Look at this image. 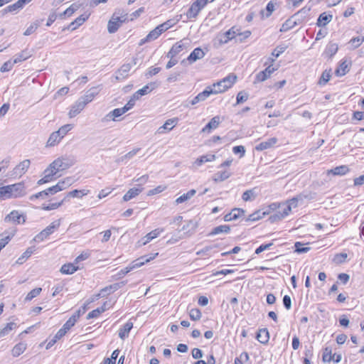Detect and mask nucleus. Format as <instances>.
<instances>
[{"mask_svg":"<svg viewBox=\"0 0 364 364\" xmlns=\"http://www.w3.org/2000/svg\"><path fill=\"white\" fill-rule=\"evenodd\" d=\"M158 253L151 254L149 255H144L131 262L127 267L121 269L114 277L115 279H119L124 277L125 274L132 271L136 268H139L144 265L145 263L154 259Z\"/></svg>","mask_w":364,"mask_h":364,"instance_id":"f257e3e1","label":"nucleus"},{"mask_svg":"<svg viewBox=\"0 0 364 364\" xmlns=\"http://www.w3.org/2000/svg\"><path fill=\"white\" fill-rule=\"evenodd\" d=\"M237 77L233 74H230L223 80L214 83L212 87L213 92H215L213 95L222 93L230 88L235 82Z\"/></svg>","mask_w":364,"mask_h":364,"instance_id":"f03ea898","label":"nucleus"},{"mask_svg":"<svg viewBox=\"0 0 364 364\" xmlns=\"http://www.w3.org/2000/svg\"><path fill=\"white\" fill-rule=\"evenodd\" d=\"M127 20V14H121L120 16H117L114 13L111 19L108 21L107 31L109 33H115L120 27L122 23Z\"/></svg>","mask_w":364,"mask_h":364,"instance_id":"7ed1b4c3","label":"nucleus"},{"mask_svg":"<svg viewBox=\"0 0 364 364\" xmlns=\"http://www.w3.org/2000/svg\"><path fill=\"white\" fill-rule=\"evenodd\" d=\"M250 34V31H245L244 33H242L240 28L234 26L223 34L220 38V41L222 43H226L230 40L235 38L236 36H238L240 38V40L242 41L241 36H244V38H247Z\"/></svg>","mask_w":364,"mask_h":364,"instance_id":"20e7f679","label":"nucleus"},{"mask_svg":"<svg viewBox=\"0 0 364 364\" xmlns=\"http://www.w3.org/2000/svg\"><path fill=\"white\" fill-rule=\"evenodd\" d=\"M75 164L73 159L68 156H62L56 159L52 162V167L54 170H57L58 173L66 170Z\"/></svg>","mask_w":364,"mask_h":364,"instance_id":"39448f33","label":"nucleus"},{"mask_svg":"<svg viewBox=\"0 0 364 364\" xmlns=\"http://www.w3.org/2000/svg\"><path fill=\"white\" fill-rule=\"evenodd\" d=\"M60 225V220L53 222L50 225L46 227L40 233L36 235L33 240L36 242H40L46 240L50 235H51L55 230H57Z\"/></svg>","mask_w":364,"mask_h":364,"instance_id":"423d86ee","label":"nucleus"},{"mask_svg":"<svg viewBox=\"0 0 364 364\" xmlns=\"http://www.w3.org/2000/svg\"><path fill=\"white\" fill-rule=\"evenodd\" d=\"M11 198H19L26 194V188L23 182L7 186Z\"/></svg>","mask_w":364,"mask_h":364,"instance_id":"0eeeda50","label":"nucleus"},{"mask_svg":"<svg viewBox=\"0 0 364 364\" xmlns=\"http://www.w3.org/2000/svg\"><path fill=\"white\" fill-rule=\"evenodd\" d=\"M58 173L57 170H54L52 167V163L48 166V168L43 171V177L38 181V185H42L52 181L54 179V176Z\"/></svg>","mask_w":364,"mask_h":364,"instance_id":"6e6552de","label":"nucleus"},{"mask_svg":"<svg viewBox=\"0 0 364 364\" xmlns=\"http://www.w3.org/2000/svg\"><path fill=\"white\" fill-rule=\"evenodd\" d=\"M212 87L208 86L203 92L198 93L192 100L190 101L191 105H196L199 102L205 101L210 95H213Z\"/></svg>","mask_w":364,"mask_h":364,"instance_id":"1a4fd4ad","label":"nucleus"},{"mask_svg":"<svg viewBox=\"0 0 364 364\" xmlns=\"http://www.w3.org/2000/svg\"><path fill=\"white\" fill-rule=\"evenodd\" d=\"M136 59H133L132 63H126L122 65L121 68L116 72V80H119L125 79L128 76V73L132 67V64H136Z\"/></svg>","mask_w":364,"mask_h":364,"instance_id":"9d476101","label":"nucleus"},{"mask_svg":"<svg viewBox=\"0 0 364 364\" xmlns=\"http://www.w3.org/2000/svg\"><path fill=\"white\" fill-rule=\"evenodd\" d=\"M4 221L6 223L12 222L16 224H20L24 223L26 220L24 216L19 213L18 210H13L5 217Z\"/></svg>","mask_w":364,"mask_h":364,"instance_id":"9b49d317","label":"nucleus"},{"mask_svg":"<svg viewBox=\"0 0 364 364\" xmlns=\"http://www.w3.org/2000/svg\"><path fill=\"white\" fill-rule=\"evenodd\" d=\"M290 213V207H282L278 211L270 215L269 220L271 223H275L279 221L287 216Z\"/></svg>","mask_w":364,"mask_h":364,"instance_id":"f8f14e48","label":"nucleus"},{"mask_svg":"<svg viewBox=\"0 0 364 364\" xmlns=\"http://www.w3.org/2000/svg\"><path fill=\"white\" fill-rule=\"evenodd\" d=\"M277 70V68H274L272 65H269L264 70L259 72L255 77V83L259 82H263L267 80L270 75Z\"/></svg>","mask_w":364,"mask_h":364,"instance_id":"ddd939ff","label":"nucleus"},{"mask_svg":"<svg viewBox=\"0 0 364 364\" xmlns=\"http://www.w3.org/2000/svg\"><path fill=\"white\" fill-rule=\"evenodd\" d=\"M86 105L84 103L83 100L79 98L72 106L68 112V116L70 118L75 117L78 114L83 110L85 107Z\"/></svg>","mask_w":364,"mask_h":364,"instance_id":"4468645a","label":"nucleus"},{"mask_svg":"<svg viewBox=\"0 0 364 364\" xmlns=\"http://www.w3.org/2000/svg\"><path fill=\"white\" fill-rule=\"evenodd\" d=\"M177 122V118H173L166 120L162 126L158 128L156 132L159 134H163L170 132L176 125Z\"/></svg>","mask_w":364,"mask_h":364,"instance_id":"2eb2a0df","label":"nucleus"},{"mask_svg":"<svg viewBox=\"0 0 364 364\" xmlns=\"http://www.w3.org/2000/svg\"><path fill=\"white\" fill-rule=\"evenodd\" d=\"M187 47V45L183 42V41H180L175 43L171 48V50L168 52L166 56L169 58H173L176 55H177L179 53H181L183 49Z\"/></svg>","mask_w":364,"mask_h":364,"instance_id":"dca6fc26","label":"nucleus"},{"mask_svg":"<svg viewBox=\"0 0 364 364\" xmlns=\"http://www.w3.org/2000/svg\"><path fill=\"white\" fill-rule=\"evenodd\" d=\"M99 93L98 88L96 87H93L88 90L85 94L80 97V98L83 100L84 103L87 105L89 102H92V100L97 96Z\"/></svg>","mask_w":364,"mask_h":364,"instance_id":"f3484780","label":"nucleus"},{"mask_svg":"<svg viewBox=\"0 0 364 364\" xmlns=\"http://www.w3.org/2000/svg\"><path fill=\"white\" fill-rule=\"evenodd\" d=\"M245 210L242 208H233L232 211L224 217L225 221L235 220L243 216Z\"/></svg>","mask_w":364,"mask_h":364,"instance_id":"a211bd4d","label":"nucleus"},{"mask_svg":"<svg viewBox=\"0 0 364 364\" xmlns=\"http://www.w3.org/2000/svg\"><path fill=\"white\" fill-rule=\"evenodd\" d=\"M121 287V284L119 283H115L111 285H109L100 290V294L97 296L98 297H105L110 294L116 291Z\"/></svg>","mask_w":364,"mask_h":364,"instance_id":"6ab92c4d","label":"nucleus"},{"mask_svg":"<svg viewBox=\"0 0 364 364\" xmlns=\"http://www.w3.org/2000/svg\"><path fill=\"white\" fill-rule=\"evenodd\" d=\"M55 188V186H52V187H50L43 191H41V192H38L36 194H33V195H31L30 197H29V200H33L35 199H38V198H46V197H48V196L50 195H53V194H55L57 193V191H52L53 189Z\"/></svg>","mask_w":364,"mask_h":364,"instance_id":"aec40b11","label":"nucleus"},{"mask_svg":"<svg viewBox=\"0 0 364 364\" xmlns=\"http://www.w3.org/2000/svg\"><path fill=\"white\" fill-rule=\"evenodd\" d=\"M220 116L213 117L210 122L202 129L201 132H210L212 129L218 128L220 123Z\"/></svg>","mask_w":364,"mask_h":364,"instance_id":"412c9836","label":"nucleus"},{"mask_svg":"<svg viewBox=\"0 0 364 364\" xmlns=\"http://www.w3.org/2000/svg\"><path fill=\"white\" fill-rule=\"evenodd\" d=\"M33 55V50L28 48H25L21 53L16 54L14 59V63H18L22 61H24L29 58H31Z\"/></svg>","mask_w":364,"mask_h":364,"instance_id":"4be33fe9","label":"nucleus"},{"mask_svg":"<svg viewBox=\"0 0 364 364\" xmlns=\"http://www.w3.org/2000/svg\"><path fill=\"white\" fill-rule=\"evenodd\" d=\"M73 183V179L72 177H67L64 178L63 180L59 181L58 183L55 185V188L52 191H57V192H59L60 191H63L69 186L72 185Z\"/></svg>","mask_w":364,"mask_h":364,"instance_id":"5701e85b","label":"nucleus"},{"mask_svg":"<svg viewBox=\"0 0 364 364\" xmlns=\"http://www.w3.org/2000/svg\"><path fill=\"white\" fill-rule=\"evenodd\" d=\"M85 312V308L84 307L82 310L78 309L76 311L73 315L65 323V326H67L70 329L75 324L77 319L80 317L82 314Z\"/></svg>","mask_w":364,"mask_h":364,"instance_id":"b1692460","label":"nucleus"},{"mask_svg":"<svg viewBox=\"0 0 364 364\" xmlns=\"http://www.w3.org/2000/svg\"><path fill=\"white\" fill-rule=\"evenodd\" d=\"M30 160L26 159L21 161L18 165L16 166L14 168V173L16 175L22 176L26 171L28 170L30 166Z\"/></svg>","mask_w":364,"mask_h":364,"instance_id":"393cba45","label":"nucleus"},{"mask_svg":"<svg viewBox=\"0 0 364 364\" xmlns=\"http://www.w3.org/2000/svg\"><path fill=\"white\" fill-rule=\"evenodd\" d=\"M277 141V139L275 137H272L269 139L265 141H262L259 143L257 146H255V149L257 151H263L269 148L272 147Z\"/></svg>","mask_w":364,"mask_h":364,"instance_id":"a878e982","label":"nucleus"},{"mask_svg":"<svg viewBox=\"0 0 364 364\" xmlns=\"http://www.w3.org/2000/svg\"><path fill=\"white\" fill-rule=\"evenodd\" d=\"M205 53L200 48H195L188 57L187 60L190 63H193L197 60L201 59L204 57Z\"/></svg>","mask_w":364,"mask_h":364,"instance_id":"bb28decb","label":"nucleus"},{"mask_svg":"<svg viewBox=\"0 0 364 364\" xmlns=\"http://www.w3.org/2000/svg\"><path fill=\"white\" fill-rule=\"evenodd\" d=\"M256 338L262 344L268 343L269 339V333L267 328H262L257 333Z\"/></svg>","mask_w":364,"mask_h":364,"instance_id":"cd10ccee","label":"nucleus"},{"mask_svg":"<svg viewBox=\"0 0 364 364\" xmlns=\"http://www.w3.org/2000/svg\"><path fill=\"white\" fill-rule=\"evenodd\" d=\"M332 18H333L332 15L327 14L326 12H323L319 15L318 18L316 22V25L319 27L325 26L330 21H331Z\"/></svg>","mask_w":364,"mask_h":364,"instance_id":"c85d7f7f","label":"nucleus"},{"mask_svg":"<svg viewBox=\"0 0 364 364\" xmlns=\"http://www.w3.org/2000/svg\"><path fill=\"white\" fill-rule=\"evenodd\" d=\"M133 328V323L127 322L119 330V336L121 339L124 340L129 336L131 329Z\"/></svg>","mask_w":364,"mask_h":364,"instance_id":"c756f323","label":"nucleus"},{"mask_svg":"<svg viewBox=\"0 0 364 364\" xmlns=\"http://www.w3.org/2000/svg\"><path fill=\"white\" fill-rule=\"evenodd\" d=\"M143 191L142 188H130L123 196L124 201H129V200L137 196Z\"/></svg>","mask_w":364,"mask_h":364,"instance_id":"7c9ffc66","label":"nucleus"},{"mask_svg":"<svg viewBox=\"0 0 364 364\" xmlns=\"http://www.w3.org/2000/svg\"><path fill=\"white\" fill-rule=\"evenodd\" d=\"M78 269V267L75 266L74 264L68 263L63 264L60 268V272L64 274H72Z\"/></svg>","mask_w":364,"mask_h":364,"instance_id":"2f4dec72","label":"nucleus"},{"mask_svg":"<svg viewBox=\"0 0 364 364\" xmlns=\"http://www.w3.org/2000/svg\"><path fill=\"white\" fill-rule=\"evenodd\" d=\"M14 233L15 231H14L11 234H8V232H4V233L0 235V248L1 250L9 242V241L14 235Z\"/></svg>","mask_w":364,"mask_h":364,"instance_id":"473e14b6","label":"nucleus"},{"mask_svg":"<svg viewBox=\"0 0 364 364\" xmlns=\"http://www.w3.org/2000/svg\"><path fill=\"white\" fill-rule=\"evenodd\" d=\"M80 7V5L76 4H73L69 8H68L65 11L60 13L58 16L60 18L63 19L65 16H72L75 11H76Z\"/></svg>","mask_w":364,"mask_h":364,"instance_id":"72a5a7b5","label":"nucleus"},{"mask_svg":"<svg viewBox=\"0 0 364 364\" xmlns=\"http://www.w3.org/2000/svg\"><path fill=\"white\" fill-rule=\"evenodd\" d=\"M196 190H194V189L190 190L186 193H184L182 196H181L180 197H178V198H176V200H175V203L176 205H178V204H180V203L187 201L188 200L191 199L196 194Z\"/></svg>","mask_w":364,"mask_h":364,"instance_id":"f704fd0d","label":"nucleus"},{"mask_svg":"<svg viewBox=\"0 0 364 364\" xmlns=\"http://www.w3.org/2000/svg\"><path fill=\"white\" fill-rule=\"evenodd\" d=\"M349 172V168L346 165H342L336 166V168L329 171V173H332L333 175L343 176Z\"/></svg>","mask_w":364,"mask_h":364,"instance_id":"c9c22d12","label":"nucleus"},{"mask_svg":"<svg viewBox=\"0 0 364 364\" xmlns=\"http://www.w3.org/2000/svg\"><path fill=\"white\" fill-rule=\"evenodd\" d=\"M274 10H275V4L272 1H270L266 6V11L264 10H262L260 11L262 18L269 17Z\"/></svg>","mask_w":364,"mask_h":364,"instance_id":"e433bc0d","label":"nucleus"},{"mask_svg":"<svg viewBox=\"0 0 364 364\" xmlns=\"http://www.w3.org/2000/svg\"><path fill=\"white\" fill-rule=\"evenodd\" d=\"M26 349V344L24 343H17L12 349L11 353L13 356L17 357L21 355Z\"/></svg>","mask_w":364,"mask_h":364,"instance_id":"4c0bfd02","label":"nucleus"},{"mask_svg":"<svg viewBox=\"0 0 364 364\" xmlns=\"http://www.w3.org/2000/svg\"><path fill=\"white\" fill-rule=\"evenodd\" d=\"M338 46L336 43H329L326 46L324 53L329 58H332L338 51Z\"/></svg>","mask_w":364,"mask_h":364,"instance_id":"58836bf2","label":"nucleus"},{"mask_svg":"<svg viewBox=\"0 0 364 364\" xmlns=\"http://www.w3.org/2000/svg\"><path fill=\"white\" fill-rule=\"evenodd\" d=\"M200 11H201V9H199L198 6H197V5H196L195 3L193 2L191 4L189 9L188 10V11L186 13V16H187L188 18H196L198 15V14Z\"/></svg>","mask_w":364,"mask_h":364,"instance_id":"ea45409f","label":"nucleus"},{"mask_svg":"<svg viewBox=\"0 0 364 364\" xmlns=\"http://www.w3.org/2000/svg\"><path fill=\"white\" fill-rule=\"evenodd\" d=\"M161 232H162L161 230L155 229V230L151 231L150 232H149L148 234H146L145 235V237H144V241L143 242V245L147 244L151 240H152L153 239L158 237Z\"/></svg>","mask_w":364,"mask_h":364,"instance_id":"a19ab883","label":"nucleus"},{"mask_svg":"<svg viewBox=\"0 0 364 364\" xmlns=\"http://www.w3.org/2000/svg\"><path fill=\"white\" fill-rule=\"evenodd\" d=\"M230 230V227L228 225H222L214 228L210 233V235H215L222 232L228 233Z\"/></svg>","mask_w":364,"mask_h":364,"instance_id":"79ce46f5","label":"nucleus"},{"mask_svg":"<svg viewBox=\"0 0 364 364\" xmlns=\"http://www.w3.org/2000/svg\"><path fill=\"white\" fill-rule=\"evenodd\" d=\"M62 139L57 134V132H53L49 136L46 146H53L58 144Z\"/></svg>","mask_w":364,"mask_h":364,"instance_id":"37998d69","label":"nucleus"},{"mask_svg":"<svg viewBox=\"0 0 364 364\" xmlns=\"http://www.w3.org/2000/svg\"><path fill=\"white\" fill-rule=\"evenodd\" d=\"M215 159V156L214 154L203 155L196 159L195 164L198 166H200L205 162L214 161Z\"/></svg>","mask_w":364,"mask_h":364,"instance_id":"c03bdc74","label":"nucleus"},{"mask_svg":"<svg viewBox=\"0 0 364 364\" xmlns=\"http://www.w3.org/2000/svg\"><path fill=\"white\" fill-rule=\"evenodd\" d=\"M230 176V173L228 171H218L213 176V180L215 182L223 181L225 179L228 178Z\"/></svg>","mask_w":364,"mask_h":364,"instance_id":"a18cd8bd","label":"nucleus"},{"mask_svg":"<svg viewBox=\"0 0 364 364\" xmlns=\"http://www.w3.org/2000/svg\"><path fill=\"white\" fill-rule=\"evenodd\" d=\"M333 358H335V354L332 355V349L331 347H326L323 350V361L326 362H331Z\"/></svg>","mask_w":364,"mask_h":364,"instance_id":"49530a36","label":"nucleus"},{"mask_svg":"<svg viewBox=\"0 0 364 364\" xmlns=\"http://www.w3.org/2000/svg\"><path fill=\"white\" fill-rule=\"evenodd\" d=\"M269 215L268 210H259L252 213V221L259 220L262 218L264 215Z\"/></svg>","mask_w":364,"mask_h":364,"instance_id":"de8ad7c7","label":"nucleus"},{"mask_svg":"<svg viewBox=\"0 0 364 364\" xmlns=\"http://www.w3.org/2000/svg\"><path fill=\"white\" fill-rule=\"evenodd\" d=\"M348 257V255L344 252H341L339 254H336L334 255L333 258V262L336 264H341L344 263L346 261V259Z\"/></svg>","mask_w":364,"mask_h":364,"instance_id":"09e8293b","label":"nucleus"},{"mask_svg":"<svg viewBox=\"0 0 364 364\" xmlns=\"http://www.w3.org/2000/svg\"><path fill=\"white\" fill-rule=\"evenodd\" d=\"M348 64L346 61L342 62L339 67L336 70V74L338 76H343L348 72Z\"/></svg>","mask_w":364,"mask_h":364,"instance_id":"8fccbe9b","label":"nucleus"},{"mask_svg":"<svg viewBox=\"0 0 364 364\" xmlns=\"http://www.w3.org/2000/svg\"><path fill=\"white\" fill-rule=\"evenodd\" d=\"M125 113L124 109L122 108H116L112 112H110L107 117L112 119V120H115V118L119 117Z\"/></svg>","mask_w":364,"mask_h":364,"instance_id":"3c124183","label":"nucleus"},{"mask_svg":"<svg viewBox=\"0 0 364 364\" xmlns=\"http://www.w3.org/2000/svg\"><path fill=\"white\" fill-rule=\"evenodd\" d=\"M16 327V323L14 322L8 323L4 328L0 331V337H4L7 335L11 330Z\"/></svg>","mask_w":364,"mask_h":364,"instance_id":"603ef678","label":"nucleus"},{"mask_svg":"<svg viewBox=\"0 0 364 364\" xmlns=\"http://www.w3.org/2000/svg\"><path fill=\"white\" fill-rule=\"evenodd\" d=\"M287 49V46H279L272 53V55L274 58H270L269 60L272 62H274L275 59L277 58L282 53H283Z\"/></svg>","mask_w":364,"mask_h":364,"instance_id":"864d4df0","label":"nucleus"},{"mask_svg":"<svg viewBox=\"0 0 364 364\" xmlns=\"http://www.w3.org/2000/svg\"><path fill=\"white\" fill-rule=\"evenodd\" d=\"M73 129V125L72 124H65L63 126H62L58 131H56L55 132H57V134H58V136L63 139L65 135L66 134L70 131L71 129Z\"/></svg>","mask_w":364,"mask_h":364,"instance_id":"5fc2aeb1","label":"nucleus"},{"mask_svg":"<svg viewBox=\"0 0 364 364\" xmlns=\"http://www.w3.org/2000/svg\"><path fill=\"white\" fill-rule=\"evenodd\" d=\"M89 193V191L87 190H73L70 192H69L67 195V197H76V198H80V197H82L83 196H86Z\"/></svg>","mask_w":364,"mask_h":364,"instance_id":"6e6d98bb","label":"nucleus"},{"mask_svg":"<svg viewBox=\"0 0 364 364\" xmlns=\"http://www.w3.org/2000/svg\"><path fill=\"white\" fill-rule=\"evenodd\" d=\"M105 310H106V308L103 306L101 307L97 308L96 309L92 310V311L88 313V314L87 316V318L90 319V318H97L100 315V314L104 312Z\"/></svg>","mask_w":364,"mask_h":364,"instance_id":"4d7b16f0","label":"nucleus"},{"mask_svg":"<svg viewBox=\"0 0 364 364\" xmlns=\"http://www.w3.org/2000/svg\"><path fill=\"white\" fill-rule=\"evenodd\" d=\"M42 291V289L38 287V288H35L33 289H32L26 296L25 298V301H31L32 300L33 298L36 297L37 296H38L40 294V293Z\"/></svg>","mask_w":364,"mask_h":364,"instance_id":"13d9d810","label":"nucleus"},{"mask_svg":"<svg viewBox=\"0 0 364 364\" xmlns=\"http://www.w3.org/2000/svg\"><path fill=\"white\" fill-rule=\"evenodd\" d=\"M140 150L139 148L134 149L132 150L131 151L126 154L124 156H122L120 159H117V162H123L126 160L132 159L133 156H134L137 152Z\"/></svg>","mask_w":364,"mask_h":364,"instance_id":"bf43d9fd","label":"nucleus"},{"mask_svg":"<svg viewBox=\"0 0 364 364\" xmlns=\"http://www.w3.org/2000/svg\"><path fill=\"white\" fill-rule=\"evenodd\" d=\"M33 252V250L32 247H28L23 255L18 259L17 262L19 264H22L27 259Z\"/></svg>","mask_w":364,"mask_h":364,"instance_id":"052dcab7","label":"nucleus"},{"mask_svg":"<svg viewBox=\"0 0 364 364\" xmlns=\"http://www.w3.org/2000/svg\"><path fill=\"white\" fill-rule=\"evenodd\" d=\"M160 35V31L158 30L156 27L154 30L149 32V33L145 38L144 41H154Z\"/></svg>","mask_w":364,"mask_h":364,"instance_id":"680f3d73","label":"nucleus"},{"mask_svg":"<svg viewBox=\"0 0 364 364\" xmlns=\"http://www.w3.org/2000/svg\"><path fill=\"white\" fill-rule=\"evenodd\" d=\"M249 95L245 91H240L237 95L236 105H239L246 102L248 99Z\"/></svg>","mask_w":364,"mask_h":364,"instance_id":"e2e57ef3","label":"nucleus"},{"mask_svg":"<svg viewBox=\"0 0 364 364\" xmlns=\"http://www.w3.org/2000/svg\"><path fill=\"white\" fill-rule=\"evenodd\" d=\"M90 14H84L77 17L75 20V23H76V26L72 28V30L76 29L78 26H81L88 18Z\"/></svg>","mask_w":364,"mask_h":364,"instance_id":"0e129e2a","label":"nucleus"},{"mask_svg":"<svg viewBox=\"0 0 364 364\" xmlns=\"http://www.w3.org/2000/svg\"><path fill=\"white\" fill-rule=\"evenodd\" d=\"M11 198L7 186L0 187V200H4Z\"/></svg>","mask_w":364,"mask_h":364,"instance_id":"69168bd1","label":"nucleus"},{"mask_svg":"<svg viewBox=\"0 0 364 364\" xmlns=\"http://www.w3.org/2000/svg\"><path fill=\"white\" fill-rule=\"evenodd\" d=\"M331 73L330 71L324 70L319 79L318 84L322 85H325L331 78Z\"/></svg>","mask_w":364,"mask_h":364,"instance_id":"338daca9","label":"nucleus"},{"mask_svg":"<svg viewBox=\"0 0 364 364\" xmlns=\"http://www.w3.org/2000/svg\"><path fill=\"white\" fill-rule=\"evenodd\" d=\"M190 318L193 321H198L201 318V312L198 309H193L189 313Z\"/></svg>","mask_w":364,"mask_h":364,"instance_id":"774afa93","label":"nucleus"}]
</instances>
